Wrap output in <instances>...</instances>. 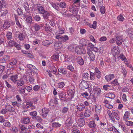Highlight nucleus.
Wrapping results in <instances>:
<instances>
[{
    "instance_id": "obj_1",
    "label": "nucleus",
    "mask_w": 133,
    "mask_h": 133,
    "mask_svg": "<svg viewBox=\"0 0 133 133\" xmlns=\"http://www.w3.org/2000/svg\"><path fill=\"white\" fill-rule=\"evenodd\" d=\"M55 38L61 42H65L69 39L67 35L63 36H61L60 35H56L55 36Z\"/></svg>"
},
{
    "instance_id": "obj_2",
    "label": "nucleus",
    "mask_w": 133,
    "mask_h": 133,
    "mask_svg": "<svg viewBox=\"0 0 133 133\" xmlns=\"http://www.w3.org/2000/svg\"><path fill=\"white\" fill-rule=\"evenodd\" d=\"M115 38L116 41V43L117 44L119 45H121L122 44V42L124 41V39H123L122 37L120 35H117L115 37Z\"/></svg>"
},
{
    "instance_id": "obj_3",
    "label": "nucleus",
    "mask_w": 133,
    "mask_h": 133,
    "mask_svg": "<svg viewBox=\"0 0 133 133\" xmlns=\"http://www.w3.org/2000/svg\"><path fill=\"white\" fill-rule=\"evenodd\" d=\"M42 115L44 118H46L49 112V110L46 108H44L42 109Z\"/></svg>"
},
{
    "instance_id": "obj_4",
    "label": "nucleus",
    "mask_w": 133,
    "mask_h": 133,
    "mask_svg": "<svg viewBox=\"0 0 133 133\" xmlns=\"http://www.w3.org/2000/svg\"><path fill=\"white\" fill-rule=\"evenodd\" d=\"M49 2L51 5L52 6L55 10L57 11H59V3H54L51 2Z\"/></svg>"
},
{
    "instance_id": "obj_5",
    "label": "nucleus",
    "mask_w": 133,
    "mask_h": 133,
    "mask_svg": "<svg viewBox=\"0 0 133 133\" xmlns=\"http://www.w3.org/2000/svg\"><path fill=\"white\" fill-rule=\"evenodd\" d=\"M87 50V54L90 57V60L91 61H94L95 58V56L94 54H93L92 51L88 48V49Z\"/></svg>"
},
{
    "instance_id": "obj_6",
    "label": "nucleus",
    "mask_w": 133,
    "mask_h": 133,
    "mask_svg": "<svg viewBox=\"0 0 133 133\" xmlns=\"http://www.w3.org/2000/svg\"><path fill=\"white\" fill-rule=\"evenodd\" d=\"M26 35L24 32H20L18 34V38L21 41H24Z\"/></svg>"
},
{
    "instance_id": "obj_7",
    "label": "nucleus",
    "mask_w": 133,
    "mask_h": 133,
    "mask_svg": "<svg viewBox=\"0 0 133 133\" xmlns=\"http://www.w3.org/2000/svg\"><path fill=\"white\" fill-rule=\"evenodd\" d=\"M80 86L83 89H87L88 88V85L86 81L83 80L80 84Z\"/></svg>"
},
{
    "instance_id": "obj_8",
    "label": "nucleus",
    "mask_w": 133,
    "mask_h": 133,
    "mask_svg": "<svg viewBox=\"0 0 133 133\" xmlns=\"http://www.w3.org/2000/svg\"><path fill=\"white\" fill-rule=\"evenodd\" d=\"M65 96V94L64 92L61 93L59 94V97L61 101L64 102L67 100Z\"/></svg>"
},
{
    "instance_id": "obj_9",
    "label": "nucleus",
    "mask_w": 133,
    "mask_h": 133,
    "mask_svg": "<svg viewBox=\"0 0 133 133\" xmlns=\"http://www.w3.org/2000/svg\"><path fill=\"white\" fill-rule=\"evenodd\" d=\"M112 115L114 116L115 118L117 120L119 119V112L117 110H113L112 111Z\"/></svg>"
},
{
    "instance_id": "obj_10",
    "label": "nucleus",
    "mask_w": 133,
    "mask_h": 133,
    "mask_svg": "<svg viewBox=\"0 0 133 133\" xmlns=\"http://www.w3.org/2000/svg\"><path fill=\"white\" fill-rule=\"evenodd\" d=\"M15 22L17 26L20 28H22V25L21 20L19 19L18 17L16 16H15Z\"/></svg>"
},
{
    "instance_id": "obj_11",
    "label": "nucleus",
    "mask_w": 133,
    "mask_h": 133,
    "mask_svg": "<svg viewBox=\"0 0 133 133\" xmlns=\"http://www.w3.org/2000/svg\"><path fill=\"white\" fill-rule=\"evenodd\" d=\"M82 50L83 48L82 46H78L75 48V51L78 54H80L83 53L82 51Z\"/></svg>"
},
{
    "instance_id": "obj_12",
    "label": "nucleus",
    "mask_w": 133,
    "mask_h": 133,
    "mask_svg": "<svg viewBox=\"0 0 133 133\" xmlns=\"http://www.w3.org/2000/svg\"><path fill=\"white\" fill-rule=\"evenodd\" d=\"M9 64H8L7 66L9 68L10 67V65L11 66V67H12V66L15 65L17 63V61L16 59L14 58L11 59L9 62Z\"/></svg>"
},
{
    "instance_id": "obj_13",
    "label": "nucleus",
    "mask_w": 133,
    "mask_h": 133,
    "mask_svg": "<svg viewBox=\"0 0 133 133\" xmlns=\"http://www.w3.org/2000/svg\"><path fill=\"white\" fill-rule=\"evenodd\" d=\"M115 77V75L114 74H110L106 75L105 76V79L106 81H109L113 79Z\"/></svg>"
},
{
    "instance_id": "obj_14",
    "label": "nucleus",
    "mask_w": 133,
    "mask_h": 133,
    "mask_svg": "<svg viewBox=\"0 0 133 133\" xmlns=\"http://www.w3.org/2000/svg\"><path fill=\"white\" fill-rule=\"evenodd\" d=\"M54 47L56 49H60L63 47V45L61 43L56 42L54 44Z\"/></svg>"
},
{
    "instance_id": "obj_15",
    "label": "nucleus",
    "mask_w": 133,
    "mask_h": 133,
    "mask_svg": "<svg viewBox=\"0 0 133 133\" xmlns=\"http://www.w3.org/2000/svg\"><path fill=\"white\" fill-rule=\"evenodd\" d=\"M95 106L96 113L97 114H99L101 112L102 109L101 105L99 104H96L95 105Z\"/></svg>"
},
{
    "instance_id": "obj_16",
    "label": "nucleus",
    "mask_w": 133,
    "mask_h": 133,
    "mask_svg": "<svg viewBox=\"0 0 133 133\" xmlns=\"http://www.w3.org/2000/svg\"><path fill=\"white\" fill-rule=\"evenodd\" d=\"M85 121L83 118H80L78 120V124L79 126L82 127L85 125Z\"/></svg>"
},
{
    "instance_id": "obj_17",
    "label": "nucleus",
    "mask_w": 133,
    "mask_h": 133,
    "mask_svg": "<svg viewBox=\"0 0 133 133\" xmlns=\"http://www.w3.org/2000/svg\"><path fill=\"white\" fill-rule=\"evenodd\" d=\"M130 116L129 111H126L123 116V119L125 122L128 121Z\"/></svg>"
},
{
    "instance_id": "obj_18",
    "label": "nucleus",
    "mask_w": 133,
    "mask_h": 133,
    "mask_svg": "<svg viewBox=\"0 0 133 133\" xmlns=\"http://www.w3.org/2000/svg\"><path fill=\"white\" fill-rule=\"evenodd\" d=\"M17 78L18 75L15 74L11 76L10 79L12 82L14 83H16L17 81Z\"/></svg>"
},
{
    "instance_id": "obj_19",
    "label": "nucleus",
    "mask_w": 133,
    "mask_h": 133,
    "mask_svg": "<svg viewBox=\"0 0 133 133\" xmlns=\"http://www.w3.org/2000/svg\"><path fill=\"white\" fill-rule=\"evenodd\" d=\"M69 10L70 11L73 13L77 12V8L75 5L70 6L69 7Z\"/></svg>"
},
{
    "instance_id": "obj_20",
    "label": "nucleus",
    "mask_w": 133,
    "mask_h": 133,
    "mask_svg": "<svg viewBox=\"0 0 133 133\" xmlns=\"http://www.w3.org/2000/svg\"><path fill=\"white\" fill-rule=\"evenodd\" d=\"M37 9L38 10L40 14H42L44 13L45 11L44 8L40 5H38L37 7Z\"/></svg>"
},
{
    "instance_id": "obj_21",
    "label": "nucleus",
    "mask_w": 133,
    "mask_h": 133,
    "mask_svg": "<svg viewBox=\"0 0 133 133\" xmlns=\"http://www.w3.org/2000/svg\"><path fill=\"white\" fill-rule=\"evenodd\" d=\"M84 105L82 103L78 104L77 106V108L78 110L82 111L85 109Z\"/></svg>"
},
{
    "instance_id": "obj_22",
    "label": "nucleus",
    "mask_w": 133,
    "mask_h": 133,
    "mask_svg": "<svg viewBox=\"0 0 133 133\" xmlns=\"http://www.w3.org/2000/svg\"><path fill=\"white\" fill-rule=\"evenodd\" d=\"M53 42L52 40H46L42 42V44L44 46H47L52 43Z\"/></svg>"
},
{
    "instance_id": "obj_23",
    "label": "nucleus",
    "mask_w": 133,
    "mask_h": 133,
    "mask_svg": "<svg viewBox=\"0 0 133 133\" xmlns=\"http://www.w3.org/2000/svg\"><path fill=\"white\" fill-rule=\"evenodd\" d=\"M112 53L114 56L117 54L119 53L118 49L116 46L114 47L112 50Z\"/></svg>"
},
{
    "instance_id": "obj_24",
    "label": "nucleus",
    "mask_w": 133,
    "mask_h": 133,
    "mask_svg": "<svg viewBox=\"0 0 133 133\" xmlns=\"http://www.w3.org/2000/svg\"><path fill=\"white\" fill-rule=\"evenodd\" d=\"M93 93L94 94H97L98 95H99L101 93L100 89L97 87H95L93 89Z\"/></svg>"
},
{
    "instance_id": "obj_25",
    "label": "nucleus",
    "mask_w": 133,
    "mask_h": 133,
    "mask_svg": "<svg viewBox=\"0 0 133 133\" xmlns=\"http://www.w3.org/2000/svg\"><path fill=\"white\" fill-rule=\"evenodd\" d=\"M16 42L15 41L13 40H10L8 44V46L10 48H12L15 46L16 44Z\"/></svg>"
},
{
    "instance_id": "obj_26",
    "label": "nucleus",
    "mask_w": 133,
    "mask_h": 133,
    "mask_svg": "<svg viewBox=\"0 0 133 133\" xmlns=\"http://www.w3.org/2000/svg\"><path fill=\"white\" fill-rule=\"evenodd\" d=\"M25 83L24 81H23L22 78H21L18 80H17V83L18 86H21L23 85Z\"/></svg>"
},
{
    "instance_id": "obj_27",
    "label": "nucleus",
    "mask_w": 133,
    "mask_h": 133,
    "mask_svg": "<svg viewBox=\"0 0 133 133\" xmlns=\"http://www.w3.org/2000/svg\"><path fill=\"white\" fill-rule=\"evenodd\" d=\"M126 32L130 37L132 36H133V28H130L127 29Z\"/></svg>"
},
{
    "instance_id": "obj_28",
    "label": "nucleus",
    "mask_w": 133,
    "mask_h": 133,
    "mask_svg": "<svg viewBox=\"0 0 133 133\" xmlns=\"http://www.w3.org/2000/svg\"><path fill=\"white\" fill-rule=\"evenodd\" d=\"M21 120L24 124H27L30 122V119L29 117H23L21 119Z\"/></svg>"
},
{
    "instance_id": "obj_29",
    "label": "nucleus",
    "mask_w": 133,
    "mask_h": 133,
    "mask_svg": "<svg viewBox=\"0 0 133 133\" xmlns=\"http://www.w3.org/2000/svg\"><path fill=\"white\" fill-rule=\"evenodd\" d=\"M72 119L70 118H68L65 121V124L66 126H70L72 124Z\"/></svg>"
},
{
    "instance_id": "obj_30",
    "label": "nucleus",
    "mask_w": 133,
    "mask_h": 133,
    "mask_svg": "<svg viewBox=\"0 0 133 133\" xmlns=\"http://www.w3.org/2000/svg\"><path fill=\"white\" fill-rule=\"evenodd\" d=\"M89 127L92 129H95L96 127V125L94 121H92L90 122L88 124Z\"/></svg>"
},
{
    "instance_id": "obj_31",
    "label": "nucleus",
    "mask_w": 133,
    "mask_h": 133,
    "mask_svg": "<svg viewBox=\"0 0 133 133\" xmlns=\"http://www.w3.org/2000/svg\"><path fill=\"white\" fill-rule=\"evenodd\" d=\"M5 108L8 111L12 112L15 110L14 108L10 105H6L5 106Z\"/></svg>"
},
{
    "instance_id": "obj_32",
    "label": "nucleus",
    "mask_w": 133,
    "mask_h": 133,
    "mask_svg": "<svg viewBox=\"0 0 133 133\" xmlns=\"http://www.w3.org/2000/svg\"><path fill=\"white\" fill-rule=\"evenodd\" d=\"M44 29L47 32H50L52 31V29L49 25L47 24H45Z\"/></svg>"
},
{
    "instance_id": "obj_33",
    "label": "nucleus",
    "mask_w": 133,
    "mask_h": 133,
    "mask_svg": "<svg viewBox=\"0 0 133 133\" xmlns=\"http://www.w3.org/2000/svg\"><path fill=\"white\" fill-rule=\"evenodd\" d=\"M77 62L78 64L80 65H83L84 63V61L83 59L81 57H79L77 58Z\"/></svg>"
},
{
    "instance_id": "obj_34",
    "label": "nucleus",
    "mask_w": 133,
    "mask_h": 133,
    "mask_svg": "<svg viewBox=\"0 0 133 133\" xmlns=\"http://www.w3.org/2000/svg\"><path fill=\"white\" fill-rule=\"evenodd\" d=\"M75 93V91L74 90H69L68 92V95L69 96V98H70L72 99L74 97V94Z\"/></svg>"
},
{
    "instance_id": "obj_35",
    "label": "nucleus",
    "mask_w": 133,
    "mask_h": 133,
    "mask_svg": "<svg viewBox=\"0 0 133 133\" xmlns=\"http://www.w3.org/2000/svg\"><path fill=\"white\" fill-rule=\"evenodd\" d=\"M6 37L8 40H10L12 39V34L10 32L8 31L6 35Z\"/></svg>"
},
{
    "instance_id": "obj_36",
    "label": "nucleus",
    "mask_w": 133,
    "mask_h": 133,
    "mask_svg": "<svg viewBox=\"0 0 133 133\" xmlns=\"http://www.w3.org/2000/svg\"><path fill=\"white\" fill-rule=\"evenodd\" d=\"M42 14L43 15V18L46 19H47L48 18V17L50 15L49 13L47 11H45L44 13Z\"/></svg>"
},
{
    "instance_id": "obj_37",
    "label": "nucleus",
    "mask_w": 133,
    "mask_h": 133,
    "mask_svg": "<svg viewBox=\"0 0 133 133\" xmlns=\"http://www.w3.org/2000/svg\"><path fill=\"white\" fill-rule=\"evenodd\" d=\"M26 12H27L24 15V16H33L34 15L33 14L35 12V11H33L32 12V11L31 10V11L29 10V11Z\"/></svg>"
},
{
    "instance_id": "obj_38",
    "label": "nucleus",
    "mask_w": 133,
    "mask_h": 133,
    "mask_svg": "<svg viewBox=\"0 0 133 133\" xmlns=\"http://www.w3.org/2000/svg\"><path fill=\"white\" fill-rule=\"evenodd\" d=\"M41 26L37 23H35L33 26V28L35 30L38 31L41 28Z\"/></svg>"
},
{
    "instance_id": "obj_39",
    "label": "nucleus",
    "mask_w": 133,
    "mask_h": 133,
    "mask_svg": "<svg viewBox=\"0 0 133 133\" xmlns=\"http://www.w3.org/2000/svg\"><path fill=\"white\" fill-rule=\"evenodd\" d=\"M52 126L54 128H57L61 126V124L58 122H54L52 123Z\"/></svg>"
},
{
    "instance_id": "obj_40",
    "label": "nucleus",
    "mask_w": 133,
    "mask_h": 133,
    "mask_svg": "<svg viewBox=\"0 0 133 133\" xmlns=\"http://www.w3.org/2000/svg\"><path fill=\"white\" fill-rule=\"evenodd\" d=\"M6 3L4 1L2 0L0 2V9L2 8L5 7L6 6Z\"/></svg>"
},
{
    "instance_id": "obj_41",
    "label": "nucleus",
    "mask_w": 133,
    "mask_h": 133,
    "mask_svg": "<svg viewBox=\"0 0 133 133\" xmlns=\"http://www.w3.org/2000/svg\"><path fill=\"white\" fill-rule=\"evenodd\" d=\"M89 75L88 73H85L82 75L83 79L85 80H87L89 77Z\"/></svg>"
},
{
    "instance_id": "obj_42",
    "label": "nucleus",
    "mask_w": 133,
    "mask_h": 133,
    "mask_svg": "<svg viewBox=\"0 0 133 133\" xmlns=\"http://www.w3.org/2000/svg\"><path fill=\"white\" fill-rule=\"evenodd\" d=\"M10 26V23L8 22H5L4 24L3 28L4 29L8 28Z\"/></svg>"
},
{
    "instance_id": "obj_43",
    "label": "nucleus",
    "mask_w": 133,
    "mask_h": 133,
    "mask_svg": "<svg viewBox=\"0 0 133 133\" xmlns=\"http://www.w3.org/2000/svg\"><path fill=\"white\" fill-rule=\"evenodd\" d=\"M64 85V83L63 82H61L58 83L57 85V87L58 88L62 89L63 88Z\"/></svg>"
},
{
    "instance_id": "obj_44",
    "label": "nucleus",
    "mask_w": 133,
    "mask_h": 133,
    "mask_svg": "<svg viewBox=\"0 0 133 133\" xmlns=\"http://www.w3.org/2000/svg\"><path fill=\"white\" fill-rule=\"evenodd\" d=\"M59 6L62 8H65L66 7V4L64 2H62L60 3Z\"/></svg>"
},
{
    "instance_id": "obj_45",
    "label": "nucleus",
    "mask_w": 133,
    "mask_h": 133,
    "mask_svg": "<svg viewBox=\"0 0 133 133\" xmlns=\"http://www.w3.org/2000/svg\"><path fill=\"white\" fill-rule=\"evenodd\" d=\"M69 110V108L66 107H64L62 108L61 110L63 114H66Z\"/></svg>"
},
{
    "instance_id": "obj_46",
    "label": "nucleus",
    "mask_w": 133,
    "mask_h": 133,
    "mask_svg": "<svg viewBox=\"0 0 133 133\" xmlns=\"http://www.w3.org/2000/svg\"><path fill=\"white\" fill-rule=\"evenodd\" d=\"M100 126L102 129L104 130L107 128V125L106 123L101 122L100 123Z\"/></svg>"
},
{
    "instance_id": "obj_47",
    "label": "nucleus",
    "mask_w": 133,
    "mask_h": 133,
    "mask_svg": "<svg viewBox=\"0 0 133 133\" xmlns=\"http://www.w3.org/2000/svg\"><path fill=\"white\" fill-rule=\"evenodd\" d=\"M121 72L123 75L124 77H126L127 74V71L126 69L123 67L122 68Z\"/></svg>"
},
{
    "instance_id": "obj_48",
    "label": "nucleus",
    "mask_w": 133,
    "mask_h": 133,
    "mask_svg": "<svg viewBox=\"0 0 133 133\" xmlns=\"http://www.w3.org/2000/svg\"><path fill=\"white\" fill-rule=\"evenodd\" d=\"M64 32V30L62 29H59L56 32V34L57 35H60V34H63Z\"/></svg>"
},
{
    "instance_id": "obj_49",
    "label": "nucleus",
    "mask_w": 133,
    "mask_h": 133,
    "mask_svg": "<svg viewBox=\"0 0 133 133\" xmlns=\"http://www.w3.org/2000/svg\"><path fill=\"white\" fill-rule=\"evenodd\" d=\"M104 89L106 91L110 90L111 89L110 86L108 85H104L103 86Z\"/></svg>"
},
{
    "instance_id": "obj_50",
    "label": "nucleus",
    "mask_w": 133,
    "mask_h": 133,
    "mask_svg": "<svg viewBox=\"0 0 133 133\" xmlns=\"http://www.w3.org/2000/svg\"><path fill=\"white\" fill-rule=\"evenodd\" d=\"M5 127H10L11 126V123L8 121H5V122L3 123Z\"/></svg>"
},
{
    "instance_id": "obj_51",
    "label": "nucleus",
    "mask_w": 133,
    "mask_h": 133,
    "mask_svg": "<svg viewBox=\"0 0 133 133\" xmlns=\"http://www.w3.org/2000/svg\"><path fill=\"white\" fill-rule=\"evenodd\" d=\"M31 70L34 73L37 74L38 73V70L35 66L31 69Z\"/></svg>"
},
{
    "instance_id": "obj_52",
    "label": "nucleus",
    "mask_w": 133,
    "mask_h": 133,
    "mask_svg": "<svg viewBox=\"0 0 133 133\" xmlns=\"http://www.w3.org/2000/svg\"><path fill=\"white\" fill-rule=\"evenodd\" d=\"M10 58V56L8 55H5L2 58L3 62H6V61L8 60Z\"/></svg>"
},
{
    "instance_id": "obj_53",
    "label": "nucleus",
    "mask_w": 133,
    "mask_h": 133,
    "mask_svg": "<svg viewBox=\"0 0 133 133\" xmlns=\"http://www.w3.org/2000/svg\"><path fill=\"white\" fill-rule=\"evenodd\" d=\"M11 130L12 131L13 133H17L18 131L17 128L15 126L12 127Z\"/></svg>"
},
{
    "instance_id": "obj_54",
    "label": "nucleus",
    "mask_w": 133,
    "mask_h": 133,
    "mask_svg": "<svg viewBox=\"0 0 133 133\" xmlns=\"http://www.w3.org/2000/svg\"><path fill=\"white\" fill-rule=\"evenodd\" d=\"M58 70L59 72L64 74H65L66 73V70L62 68H60Z\"/></svg>"
},
{
    "instance_id": "obj_55",
    "label": "nucleus",
    "mask_w": 133,
    "mask_h": 133,
    "mask_svg": "<svg viewBox=\"0 0 133 133\" xmlns=\"http://www.w3.org/2000/svg\"><path fill=\"white\" fill-rule=\"evenodd\" d=\"M33 18L35 20L37 21L38 22L40 21L41 18L39 15H36L34 16Z\"/></svg>"
},
{
    "instance_id": "obj_56",
    "label": "nucleus",
    "mask_w": 133,
    "mask_h": 133,
    "mask_svg": "<svg viewBox=\"0 0 133 133\" xmlns=\"http://www.w3.org/2000/svg\"><path fill=\"white\" fill-rule=\"evenodd\" d=\"M25 89H26L28 91L30 92L32 89V88L31 87L29 86H25L24 85L23 86Z\"/></svg>"
},
{
    "instance_id": "obj_57",
    "label": "nucleus",
    "mask_w": 133,
    "mask_h": 133,
    "mask_svg": "<svg viewBox=\"0 0 133 133\" xmlns=\"http://www.w3.org/2000/svg\"><path fill=\"white\" fill-rule=\"evenodd\" d=\"M32 18L31 16H28L26 18V22L29 23H31L32 21Z\"/></svg>"
},
{
    "instance_id": "obj_58",
    "label": "nucleus",
    "mask_w": 133,
    "mask_h": 133,
    "mask_svg": "<svg viewBox=\"0 0 133 133\" xmlns=\"http://www.w3.org/2000/svg\"><path fill=\"white\" fill-rule=\"evenodd\" d=\"M58 55H54L51 56V58L52 59H54L55 61H56L58 59L59 57Z\"/></svg>"
},
{
    "instance_id": "obj_59",
    "label": "nucleus",
    "mask_w": 133,
    "mask_h": 133,
    "mask_svg": "<svg viewBox=\"0 0 133 133\" xmlns=\"http://www.w3.org/2000/svg\"><path fill=\"white\" fill-rule=\"evenodd\" d=\"M24 7L26 11H29V6L27 3H25L24 5Z\"/></svg>"
},
{
    "instance_id": "obj_60",
    "label": "nucleus",
    "mask_w": 133,
    "mask_h": 133,
    "mask_svg": "<svg viewBox=\"0 0 133 133\" xmlns=\"http://www.w3.org/2000/svg\"><path fill=\"white\" fill-rule=\"evenodd\" d=\"M125 124L128 126H133V122L131 121H126Z\"/></svg>"
},
{
    "instance_id": "obj_61",
    "label": "nucleus",
    "mask_w": 133,
    "mask_h": 133,
    "mask_svg": "<svg viewBox=\"0 0 133 133\" xmlns=\"http://www.w3.org/2000/svg\"><path fill=\"white\" fill-rule=\"evenodd\" d=\"M40 88L39 85H35L33 87V90L35 91H37L39 90Z\"/></svg>"
},
{
    "instance_id": "obj_62",
    "label": "nucleus",
    "mask_w": 133,
    "mask_h": 133,
    "mask_svg": "<svg viewBox=\"0 0 133 133\" xmlns=\"http://www.w3.org/2000/svg\"><path fill=\"white\" fill-rule=\"evenodd\" d=\"M117 19L120 21H123L124 18L123 16L121 15H119L117 17Z\"/></svg>"
},
{
    "instance_id": "obj_63",
    "label": "nucleus",
    "mask_w": 133,
    "mask_h": 133,
    "mask_svg": "<svg viewBox=\"0 0 133 133\" xmlns=\"http://www.w3.org/2000/svg\"><path fill=\"white\" fill-rule=\"evenodd\" d=\"M75 47V45L74 44H71L68 47V49L71 51H72L74 49V48Z\"/></svg>"
},
{
    "instance_id": "obj_64",
    "label": "nucleus",
    "mask_w": 133,
    "mask_h": 133,
    "mask_svg": "<svg viewBox=\"0 0 133 133\" xmlns=\"http://www.w3.org/2000/svg\"><path fill=\"white\" fill-rule=\"evenodd\" d=\"M36 127L37 128L42 129L43 128V127L42 124L40 123H37L36 125Z\"/></svg>"
}]
</instances>
